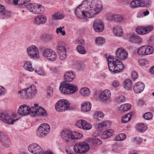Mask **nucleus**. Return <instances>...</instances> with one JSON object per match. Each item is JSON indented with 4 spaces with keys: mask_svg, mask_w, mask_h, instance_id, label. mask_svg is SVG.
I'll return each instance as SVG.
<instances>
[{
    "mask_svg": "<svg viewBox=\"0 0 154 154\" xmlns=\"http://www.w3.org/2000/svg\"><path fill=\"white\" fill-rule=\"evenodd\" d=\"M109 70L114 73L121 72L124 68L121 60L111 56L106 58Z\"/></svg>",
    "mask_w": 154,
    "mask_h": 154,
    "instance_id": "f257e3e1",
    "label": "nucleus"
},
{
    "mask_svg": "<svg viewBox=\"0 0 154 154\" xmlns=\"http://www.w3.org/2000/svg\"><path fill=\"white\" fill-rule=\"evenodd\" d=\"M19 94L23 98L31 99L33 98L36 94V88L34 85H32L26 89L19 91Z\"/></svg>",
    "mask_w": 154,
    "mask_h": 154,
    "instance_id": "f03ea898",
    "label": "nucleus"
},
{
    "mask_svg": "<svg viewBox=\"0 0 154 154\" xmlns=\"http://www.w3.org/2000/svg\"><path fill=\"white\" fill-rule=\"evenodd\" d=\"M86 2L80 5L75 10V14L77 17L80 18L82 19L84 18H90L91 16L88 17V14H90L89 9L90 7H86Z\"/></svg>",
    "mask_w": 154,
    "mask_h": 154,
    "instance_id": "7ed1b4c3",
    "label": "nucleus"
},
{
    "mask_svg": "<svg viewBox=\"0 0 154 154\" xmlns=\"http://www.w3.org/2000/svg\"><path fill=\"white\" fill-rule=\"evenodd\" d=\"M59 89L61 92L65 94H73L78 90L76 86L64 82L61 83Z\"/></svg>",
    "mask_w": 154,
    "mask_h": 154,
    "instance_id": "20e7f679",
    "label": "nucleus"
},
{
    "mask_svg": "<svg viewBox=\"0 0 154 154\" xmlns=\"http://www.w3.org/2000/svg\"><path fill=\"white\" fill-rule=\"evenodd\" d=\"M75 153L79 154H85L89 149V145L85 142H78L73 147Z\"/></svg>",
    "mask_w": 154,
    "mask_h": 154,
    "instance_id": "39448f33",
    "label": "nucleus"
},
{
    "mask_svg": "<svg viewBox=\"0 0 154 154\" xmlns=\"http://www.w3.org/2000/svg\"><path fill=\"white\" fill-rule=\"evenodd\" d=\"M31 112L33 115H31L32 117L37 116H47L46 111L42 107L39 106L37 104H35L34 106L31 107Z\"/></svg>",
    "mask_w": 154,
    "mask_h": 154,
    "instance_id": "423d86ee",
    "label": "nucleus"
},
{
    "mask_svg": "<svg viewBox=\"0 0 154 154\" xmlns=\"http://www.w3.org/2000/svg\"><path fill=\"white\" fill-rule=\"evenodd\" d=\"M63 139L66 140L67 138L71 139H79L82 137V135L77 132H68L63 131L61 134Z\"/></svg>",
    "mask_w": 154,
    "mask_h": 154,
    "instance_id": "0eeeda50",
    "label": "nucleus"
},
{
    "mask_svg": "<svg viewBox=\"0 0 154 154\" xmlns=\"http://www.w3.org/2000/svg\"><path fill=\"white\" fill-rule=\"evenodd\" d=\"M50 129L49 125L47 123L41 124L37 131V136L40 137H43L47 134Z\"/></svg>",
    "mask_w": 154,
    "mask_h": 154,
    "instance_id": "6e6552de",
    "label": "nucleus"
},
{
    "mask_svg": "<svg viewBox=\"0 0 154 154\" xmlns=\"http://www.w3.org/2000/svg\"><path fill=\"white\" fill-rule=\"evenodd\" d=\"M59 100L56 104L55 108L57 111L59 112H62L67 110L69 106V102L66 100Z\"/></svg>",
    "mask_w": 154,
    "mask_h": 154,
    "instance_id": "1a4fd4ad",
    "label": "nucleus"
},
{
    "mask_svg": "<svg viewBox=\"0 0 154 154\" xmlns=\"http://www.w3.org/2000/svg\"><path fill=\"white\" fill-rule=\"evenodd\" d=\"M27 53L31 58L37 59L39 57L38 49L35 45H32L28 47L27 49Z\"/></svg>",
    "mask_w": 154,
    "mask_h": 154,
    "instance_id": "9d476101",
    "label": "nucleus"
},
{
    "mask_svg": "<svg viewBox=\"0 0 154 154\" xmlns=\"http://www.w3.org/2000/svg\"><path fill=\"white\" fill-rule=\"evenodd\" d=\"M43 56L48 60L53 61H55L57 57L56 52L53 50L47 48L43 51Z\"/></svg>",
    "mask_w": 154,
    "mask_h": 154,
    "instance_id": "9b49d317",
    "label": "nucleus"
},
{
    "mask_svg": "<svg viewBox=\"0 0 154 154\" xmlns=\"http://www.w3.org/2000/svg\"><path fill=\"white\" fill-rule=\"evenodd\" d=\"M115 57L119 60H125L127 58L128 53L124 48H118L116 52Z\"/></svg>",
    "mask_w": 154,
    "mask_h": 154,
    "instance_id": "f8f14e48",
    "label": "nucleus"
},
{
    "mask_svg": "<svg viewBox=\"0 0 154 154\" xmlns=\"http://www.w3.org/2000/svg\"><path fill=\"white\" fill-rule=\"evenodd\" d=\"M29 151L34 154H42L44 151L36 143L30 145L28 147Z\"/></svg>",
    "mask_w": 154,
    "mask_h": 154,
    "instance_id": "ddd939ff",
    "label": "nucleus"
},
{
    "mask_svg": "<svg viewBox=\"0 0 154 154\" xmlns=\"http://www.w3.org/2000/svg\"><path fill=\"white\" fill-rule=\"evenodd\" d=\"M153 29L152 25H148L145 27L139 26L136 29V32L138 34L144 35L151 31Z\"/></svg>",
    "mask_w": 154,
    "mask_h": 154,
    "instance_id": "4468645a",
    "label": "nucleus"
},
{
    "mask_svg": "<svg viewBox=\"0 0 154 154\" xmlns=\"http://www.w3.org/2000/svg\"><path fill=\"white\" fill-rule=\"evenodd\" d=\"M31 108H30L26 105H23L21 106L19 108L18 110V113L22 116H26L29 114L31 115H33V114L31 111Z\"/></svg>",
    "mask_w": 154,
    "mask_h": 154,
    "instance_id": "2eb2a0df",
    "label": "nucleus"
},
{
    "mask_svg": "<svg viewBox=\"0 0 154 154\" xmlns=\"http://www.w3.org/2000/svg\"><path fill=\"white\" fill-rule=\"evenodd\" d=\"M75 125L78 128L85 130H89L92 127L90 124L84 120L80 119L77 121Z\"/></svg>",
    "mask_w": 154,
    "mask_h": 154,
    "instance_id": "dca6fc26",
    "label": "nucleus"
},
{
    "mask_svg": "<svg viewBox=\"0 0 154 154\" xmlns=\"http://www.w3.org/2000/svg\"><path fill=\"white\" fill-rule=\"evenodd\" d=\"M0 115V119L8 124H13L15 121V120L12 118L11 116L6 112H4L1 114Z\"/></svg>",
    "mask_w": 154,
    "mask_h": 154,
    "instance_id": "f3484780",
    "label": "nucleus"
},
{
    "mask_svg": "<svg viewBox=\"0 0 154 154\" xmlns=\"http://www.w3.org/2000/svg\"><path fill=\"white\" fill-rule=\"evenodd\" d=\"M93 28L96 32H100L103 31L104 26L103 23L101 20H96L93 23Z\"/></svg>",
    "mask_w": 154,
    "mask_h": 154,
    "instance_id": "a211bd4d",
    "label": "nucleus"
},
{
    "mask_svg": "<svg viewBox=\"0 0 154 154\" xmlns=\"http://www.w3.org/2000/svg\"><path fill=\"white\" fill-rule=\"evenodd\" d=\"M90 9H89L90 14H88V17L91 16V17H92L93 15L95 14H97L100 12L102 9V6L101 4H97L94 7L89 6Z\"/></svg>",
    "mask_w": 154,
    "mask_h": 154,
    "instance_id": "6ab92c4d",
    "label": "nucleus"
},
{
    "mask_svg": "<svg viewBox=\"0 0 154 154\" xmlns=\"http://www.w3.org/2000/svg\"><path fill=\"white\" fill-rule=\"evenodd\" d=\"M108 19L117 22H122L125 21V18L122 15L118 14L110 15L107 16Z\"/></svg>",
    "mask_w": 154,
    "mask_h": 154,
    "instance_id": "aec40b11",
    "label": "nucleus"
},
{
    "mask_svg": "<svg viewBox=\"0 0 154 154\" xmlns=\"http://www.w3.org/2000/svg\"><path fill=\"white\" fill-rule=\"evenodd\" d=\"M47 18L45 16L41 15L36 16L34 19V22L38 25L45 24L47 22Z\"/></svg>",
    "mask_w": 154,
    "mask_h": 154,
    "instance_id": "412c9836",
    "label": "nucleus"
},
{
    "mask_svg": "<svg viewBox=\"0 0 154 154\" xmlns=\"http://www.w3.org/2000/svg\"><path fill=\"white\" fill-rule=\"evenodd\" d=\"M144 84L141 82L136 83L134 85L133 90L136 93H139L143 91L144 88Z\"/></svg>",
    "mask_w": 154,
    "mask_h": 154,
    "instance_id": "4be33fe9",
    "label": "nucleus"
},
{
    "mask_svg": "<svg viewBox=\"0 0 154 154\" xmlns=\"http://www.w3.org/2000/svg\"><path fill=\"white\" fill-rule=\"evenodd\" d=\"M111 96L110 91L107 89L102 92L99 95V98L102 101H105L108 100Z\"/></svg>",
    "mask_w": 154,
    "mask_h": 154,
    "instance_id": "5701e85b",
    "label": "nucleus"
},
{
    "mask_svg": "<svg viewBox=\"0 0 154 154\" xmlns=\"http://www.w3.org/2000/svg\"><path fill=\"white\" fill-rule=\"evenodd\" d=\"M128 36L129 40L132 43H139L142 42V39L141 38L134 34H129L128 35Z\"/></svg>",
    "mask_w": 154,
    "mask_h": 154,
    "instance_id": "b1692460",
    "label": "nucleus"
},
{
    "mask_svg": "<svg viewBox=\"0 0 154 154\" xmlns=\"http://www.w3.org/2000/svg\"><path fill=\"white\" fill-rule=\"evenodd\" d=\"M75 78V75L72 71H68L66 72L64 75L65 81L67 82H72Z\"/></svg>",
    "mask_w": 154,
    "mask_h": 154,
    "instance_id": "393cba45",
    "label": "nucleus"
},
{
    "mask_svg": "<svg viewBox=\"0 0 154 154\" xmlns=\"http://www.w3.org/2000/svg\"><path fill=\"white\" fill-rule=\"evenodd\" d=\"M0 142L6 147L8 146L10 144L8 137L3 133L1 132H0Z\"/></svg>",
    "mask_w": 154,
    "mask_h": 154,
    "instance_id": "a878e982",
    "label": "nucleus"
},
{
    "mask_svg": "<svg viewBox=\"0 0 154 154\" xmlns=\"http://www.w3.org/2000/svg\"><path fill=\"white\" fill-rule=\"evenodd\" d=\"M33 9V13L37 14H42L45 10V8L42 5L37 3H35Z\"/></svg>",
    "mask_w": 154,
    "mask_h": 154,
    "instance_id": "bb28decb",
    "label": "nucleus"
},
{
    "mask_svg": "<svg viewBox=\"0 0 154 154\" xmlns=\"http://www.w3.org/2000/svg\"><path fill=\"white\" fill-rule=\"evenodd\" d=\"M113 131L112 129H109L103 132L102 138L105 139L110 137L112 134Z\"/></svg>",
    "mask_w": 154,
    "mask_h": 154,
    "instance_id": "cd10ccee",
    "label": "nucleus"
},
{
    "mask_svg": "<svg viewBox=\"0 0 154 154\" xmlns=\"http://www.w3.org/2000/svg\"><path fill=\"white\" fill-rule=\"evenodd\" d=\"M91 108V104L89 102L83 103L81 106V109L82 111L85 112L90 111Z\"/></svg>",
    "mask_w": 154,
    "mask_h": 154,
    "instance_id": "c85d7f7f",
    "label": "nucleus"
},
{
    "mask_svg": "<svg viewBox=\"0 0 154 154\" xmlns=\"http://www.w3.org/2000/svg\"><path fill=\"white\" fill-rule=\"evenodd\" d=\"M113 32L115 35L118 36H121L123 34V31L122 28L117 26L113 29Z\"/></svg>",
    "mask_w": 154,
    "mask_h": 154,
    "instance_id": "c756f323",
    "label": "nucleus"
},
{
    "mask_svg": "<svg viewBox=\"0 0 154 154\" xmlns=\"http://www.w3.org/2000/svg\"><path fill=\"white\" fill-rule=\"evenodd\" d=\"M131 105L129 103H126L122 105L119 108L120 112H124L129 110L131 108Z\"/></svg>",
    "mask_w": 154,
    "mask_h": 154,
    "instance_id": "7c9ffc66",
    "label": "nucleus"
},
{
    "mask_svg": "<svg viewBox=\"0 0 154 154\" xmlns=\"http://www.w3.org/2000/svg\"><path fill=\"white\" fill-rule=\"evenodd\" d=\"M140 6L141 7H149L151 4V0H139Z\"/></svg>",
    "mask_w": 154,
    "mask_h": 154,
    "instance_id": "2f4dec72",
    "label": "nucleus"
},
{
    "mask_svg": "<svg viewBox=\"0 0 154 154\" xmlns=\"http://www.w3.org/2000/svg\"><path fill=\"white\" fill-rule=\"evenodd\" d=\"M145 45L140 47L137 50V53L139 55L145 56L146 54V51H145Z\"/></svg>",
    "mask_w": 154,
    "mask_h": 154,
    "instance_id": "473e14b6",
    "label": "nucleus"
},
{
    "mask_svg": "<svg viewBox=\"0 0 154 154\" xmlns=\"http://www.w3.org/2000/svg\"><path fill=\"white\" fill-rule=\"evenodd\" d=\"M80 94L83 96H88L90 94L89 90L86 87L82 88L80 91Z\"/></svg>",
    "mask_w": 154,
    "mask_h": 154,
    "instance_id": "72a5a7b5",
    "label": "nucleus"
},
{
    "mask_svg": "<svg viewBox=\"0 0 154 154\" xmlns=\"http://www.w3.org/2000/svg\"><path fill=\"white\" fill-rule=\"evenodd\" d=\"M131 81L129 79L125 80L124 82V88L127 90L131 89L132 88V84Z\"/></svg>",
    "mask_w": 154,
    "mask_h": 154,
    "instance_id": "f704fd0d",
    "label": "nucleus"
},
{
    "mask_svg": "<svg viewBox=\"0 0 154 154\" xmlns=\"http://www.w3.org/2000/svg\"><path fill=\"white\" fill-rule=\"evenodd\" d=\"M137 125V130L140 132L145 131L147 129V127L144 124L139 123Z\"/></svg>",
    "mask_w": 154,
    "mask_h": 154,
    "instance_id": "c9c22d12",
    "label": "nucleus"
},
{
    "mask_svg": "<svg viewBox=\"0 0 154 154\" xmlns=\"http://www.w3.org/2000/svg\"><path fill=\"white\" fill-rule=\"evenodd\" d=\"M126 136L125 134L123 133H121L117 135L115 138L114 140L116 141H122L125 140Z\"/></svg>",
    "mask_w": 154,
    "mask_h": 154,
    "instance_id": "e433bc0d",
    "label": "nucleus"
},
{
    "mask_svg": "<svg viewBox=\"0 0 154 154\" xmlns=\"http://www.w3.org/2000/svg\"><path fill=\"white\" fill-rule=\"evenodd\" d=\"M132 116L131 113L127 114L124 116L122 117V121L123 123H126L131 119Z\"/></svg>",
    "mask_w": 154,
    "mask_h": 154,
    "instance_id": "4c0bfd02",
    "label": "nucleus"
},
{
    "mask_svg": "<svg viewBox=\"0 0 154 154\" xmlns=\"http://www.w3.org/2000/svg\"><path fill=\"white\" fill-rule=\"evenodd\" d=\"M57 53L66 52V48L63 45L59 44L57 48Z\"/></svg>",
    "mask_w": 154,
    "mask_h": 154,
    "instance_id": "58836bf2",
    "label": "nucleus"
},
{
    "mask_svg": "<svg viewBox=\"0 0 154 154\" xmlns=\"http://www.w3.org/2000/svg\"><path fill=\"white\" fill-rule=\"evenodd\" d=\"M76 49L78 52L81 54H85L86 52L84 49L83 45H78L76 47Z\"/></svg>",
    "mask_w": 154,
    "mask_h": 154,
    "instance_id": "ea45409f",
    "label": "nucleus"
},
{
    "mask_svg": "<svg viewBox=\"0 0 154 154\" xmlns=\"http://www.w3.org/2000/svg\"><path fill=\"white\" fill-rule=\"evenodd\" d=\"M24 67L26 70L30 72H32L34 70V69L32 67V64L30 62H26L24 65Z\"/></svg>",
    "mask_w": 154,
    "mask_h": 154,
    "instance_id": "a19ab883",
    "label": "nucleus"
},
{
    "mask_svg": "<svg viewBox=\"0 0 154 154\" xmlns=\"http://www.w3.org/2000/svg\"><path fill=\"white\" fill-rule=\"evenodd\" d=\"M130 6L132 8L140 7L139 0H135L132 1L131 3Z\"/></svg>",
    "mask_w": 154,
    "mask_h": 154,
    "instance_id": "79ce46f5",
    "label": "nucleus"
},
{
    "mask_svg": "<svg viewBox=\"0 0 154 154\" xmlns=\"http://www.w3.org/2000/svg\"><path fill=\"white\" fill-rule=\"evenodd\" d=\"M103 117V113L101 112H96L94 115V118L96 120H100Z\"/></svg>",
    "mask_w": 154,
    "mask_h": 154,
    "instance_id": "37998d69",
    "label": "nucleus"
},
{
    "mask_svg": "<svg viewBox=\"0 0 154 154\" xmlns=\"http://www.w3.org/2000/svg\"><path fill=\"white\" fill-rule=\"evenodd\" d=\"M91 142L94 145H100L102 143L101 141L97 138H93L91 139Z\"/></svg>",
    "mask_w": 154,
    "mask_h": 154,
    "instance_id": "c03bdc74",
    "label": "nucleus"
},
{
    "mask_svg": "<svg viewBox=\"0 0 154 154\" xmlns=\"http://www.w3.org/2000/svg\"><path fill=\"white\" fill-rule=\"evenodd\" d=\"M145 51H146V54L147 55L151 54L153 53L154 49L151 46L146 45H145Z\"/></svg>",
    "mask_w": 154,
    "mask_h": 154,
    "instance_id": "a18cd8bd",
    "label": "nucleus"
},
{
    "mask_svg": "<svg viewBox=\"0 0 154 154\" xmlns=\"http://www.w3.org/2000/svg\"><path fill=\"white\" fill-rule=\"evenodd\" d=\"M35 3H28L26 5V7L27 9L30 12L33 13V9L34 8V6L35 5Z\"/></svg>",
    "mask_w": 154,
    "mask_h": 154,
    "instance_id": "49530a36",
    "label": "nucleus"
},
{
    "mask_svg": "<svg viewBox=\"0 0 154 154\" xmlns=\"http://www.w3.org/2000/svg\"><path fill=\"white\" fill-rule=\"evenodd\" d=\"M152 117V114L150 112H146L145 113L143 116L144 119L147 120L151 119Z\"/></svg>",
    "mask_w": 154,
    "mask_h": 154,
    "instance_id": "de8ad7c7",
    "label": "nucleus"
},
{
    "mask_svg": "<svg viewBox=\"0 0 154 154\" xmlns=\"http://www.w3.org/2000/svg\"><path fill=\"white\" fill-rule=\"evenodd\" d=\"M75 42L78 45H84L85 44L84 39L82 37H79L75 41Z\"/></svg>",
    "mask_w": 154,
    "mask_h": 154,
    "instance_id": "09e8293b",
    "label": "nucleus"
},
{
    "mask_svg": "<svg viewBox=\"0 0 154 154\" xmlns=\"http://www.w3.org/2000/svg\"><path fill=\"white\" fill-rule=\"evenodd\" d=\"M64 28V26L60 27L57 29L56 32L57 34H58L59 33H61L62 35H64L66 34V32L65 31L62 30V29Z\"/></svg>",
    "mask_w": 154,
    "mask_h": 154,
    "instance_id": "8fccbe9b",
    "label": "nucleus"
},
{
    "mask_svg": "<svg viewBox=\"0 0 154 154\" xmlns=\"http://www.w3.org/2000/svg\"><path fill=\"white\" fill-rule=\"evenodd\" d=\"M96 43L97 44H101L105 41L104 39L102 37H98L95 40Z\"/></svg>",
    "mask_w": 154,
    "mask_h": 154,
    "instance_id": "3c124183",
    "label": "nucleus"
},
{
    "mask_svg": "<svg viewBox=\"0 0 154 154\" xmlns=\"http://www.w3.org/2000/svg\"><path fill=\"white\" fill-rule=\"evenodd\" d=\"M125 99V97L122 95L118 96L116 100V102L119 103L122 102Z\"/></svg>",
    "mask_w": 154,
    "mask_h": 154,
    "instance_id": "603ef678",
    "label": "nucleus"
},
{
    "mask_svg": "<svg viewBox=\"0 0 154 154\" xmlns=\"http://www.w3.org/2000/svg\"><path fill=\"white\" fill-rule=\"evenodd\" d=\"M147 60L143 59H140L139 60V63L141 66H145L148 63Z\"/></svg>",
    "mask_w": 154,
    "mask_h": 154,
    "instance_id": "864d4df0",
    "label": "nucleus"
},
{
    "mask_svg": "<svg viewBox=\"0 0 154 154\" xmlns=\"http://www.w3.org/2000/svg\"><path fill=\"white\" fill-rule=\"evenodd\" d=\"M47 93L48 96H52L53 93V88L51 87H48L47 88Z\"/></svg>",
    "mask_w": 154,
    "mask_h": 154,
    "instance_id": "5fc2aeb1",
    "label": "nucleus"
},
{
    "mask_svg": "<svg viewBox=\"0 0 154 154\" xmlns=\"http://www.w3.org/2000/svg\"><path fill=\"white\" fill-rule=\"evenodd\" d=\"M112 149L114 151H119L120 149V146L119 144H114L112 146Z\"/></svg>",
    "mask_w": 154,
    "mask_h": 154,
    "instance_id": "6e6d98bb",
    "label": "nucleus"
},
{
    "mask_svg": "<svg viewBox=\"0 0 154 154\" xmlns=\"http://www.w3.org/2000/svg\"><path fill=\"white\" fill-rule=\"evenodd\" d=\"M142 141L141 138L139 137H136L134 138L133 142L134 143L138 144L141 143Z\"/></svg>",
    "mask_w": 154,
    "mask_h": 154,
    "instance_id": "4d7b16f0",
    "label": "nucleus"
},
{
    "mask_svg": "<svg viewBox=\"0 0 154 154\" xmlns=\"http://www.w3.org/2000/svg\"><path fill=\"white\" fill-rule=\"evenodd\" d=\"M60 59L61 60H63L66 57V52L58 53Z\"/></svg>",
    "mask_w": 154,
    "mask_h": 154,
    "instance_id": "13d9d810",
    "label": "nucleus"
},
{
    "mask_svg": "<svg viewBox=\"0 0 154 154\" xmlns=\"http://www.w3.org/2000/svg\"><path fill=\"white\" fill-rule=\"evenodd\" d=\"M106 126V124L104 122L98 123L96 125V127L98 128H102Z\"/></svg>",
    "mask_w": 154,
    "mask_h": 154,
    "instance_id": "bf43d9fd",
    "label": "nucleus"
},
{
    "mask_svg": "<svg viewBox=\"0 0 154 154\" xmlns=\"http://www.w3.org/2000/svg\"><path fill=\"white\" fill-rule=\"evenodd\" d=\"M131 77L133 81H134L138 77V74L135 71L132 72Z\"/></svg>",
    "mask_w": 154,
    "mask_h": 154,
    "instance_id": "052dcab7",
    "label": "nucleus"
},
{
    "mask_svg": "<svg viewBox=\"0 0 154 154\" xmlns=\"http://www.w3.org/2000/svg\"><path fill=\"white\" fill-rule=\"evenodd\" d=\"M35 71L40 75L43 76L44 75V73L41 69H38L35 70Z\"/></svg>",
    "mask_w": 154,
    "mask_h": 154,
    "instance_id": "680f3d73",
    "label": "nucleus"
},
{
    "mask_svg": "<svg viewBox=\"0 0 154 154\" xmlns=\"http://www.w3.org/2000/svg\"><path fill=\"white\" fill-rule=\"evenodd\" d=\"M149 42L151 45H154V35H152L150 37Z\"/></svg>",
    "mask_w": 154,
    "mask_h": 154,
    "instance_id": "e2e57ef3",
    "label": "nucleus"
},
{
    "mask_svg": "<svg viewBox=\"0 0 154 154\" xmlns=\"http://www.w3.org/2000/svg\"><path fill=\"white\" fill-rule=\"evenodd\" d=\"M112 84L114 87L116 88L119 86L120 83L119 81L115 80L113 82Z\"/></svg>",
    "mask_w": 154,
    "mask_h": 154,
    "instance_id": "0e129e2a",
    "label": "nucleus"
},
{
    "mask_svg": "<svg viewBox=\"0 0 154 154\" xmlns=\"http://www.w3.org/2000/svg\"><path fill=\"white\" fill-rule=\"evenodd\" d=\"M52 19L54 20H59V18L58 17V15L57 12L54 13L52 15Z\"/></svg>",
    "mask_w": 154,
    "mask_h": 154,
    "instance_id": "69168bd1",
    "label": "nucleus"
},
{
    "mask_svg": "<svg viewBox=\"0 0 154 154\" xmlns=\"http://www.w3.org/2000/svg\"><path fill=\"white\" fill-rule=\"evenodd\" d=\"M57 14L59 20L61 19L64 17V15L62 13L60 12H57Z\"/></svg>",
    "mask_w": 154,
    "mask_h": 154,
    "instance_id": "338daca9",
    "label": "nucleus"
},
{
    "mask_svg": "<svg viewBox=\"0 0 154 154\" xmlns=\"http://www.w3.org/2000/svg\"><path fill=\"white\" fill-rule=\"evenodd\" d=\"M5 10V8L4 6L1 4H0V12H3Z\"/></svg>",
    "mask_w": 154,
    "mask_h": 154,
    "instance_id": "774afa93",
    "label": "nucleus"
}]
</instances>
